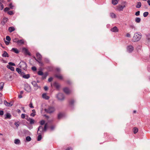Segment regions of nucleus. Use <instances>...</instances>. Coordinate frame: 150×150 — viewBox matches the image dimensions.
Returning a JSON list of instances; mask_svg holds the SVG:
<instances>
[{
    "label": "nucleus",
    "instance_id": "f257e3e1",
    "mask_svg": "<svg viewBox=\"0 0 150 150\" xmlns=\"http://www.w3.org/2000/svg\"><path fill=\"white\" fill-rule=\"evenodd\" d=\"M142 35L141 34H139L138 33H135L132 39V41L133 42H136L139 41L141 39Z\"/></svg>",
    "mask_w": 150,
    "mask_h": 150
},
{
    "label": "nucleus",
    "instance_id": "f03ea898",
    "mask_svg": "<svg viewBox=\"0 0 150 150\" xmlns=\"http://www.w3.org/2000/svg\"><path fill=\"white\" fill-rule=\"evenodd\" d=\"M47 127L48 124L47 123L45 124L44 128L42 126H39L37 132L38 134H41L44 131H46Z\"/></svg>",
    "mask_w": 150,
    "mask_h": 150
},
{
    "label": "nucleus",
    "instance_id": "7ed1b4c3",
    "mask_svg": "<svg viewBox=\"0 0 150 150\" xmlns=\"http://www.w3.org/2000/svg\"><path fill=\"white\" fill-rule=\"evenodd\" d=\"M55 108L53 106H50L47 109H45V111L47 113H51L55 111Z\"/></svg>",
    "mask_w": 150,
    "mask_h": 150
},
{
    "label": "nucleus",
    "instance_id": "20e7f679",
    "mask_svg": "<svg viewBox=\"0 0 150 150\" xmlns=\"http://www.w3.org/2000/svg\"><path fill=\"white\" fill-rule=\"evenodd\" d=\"M19 67L23 70H25L27 68V64L25 62L22 61L19 64Z\"/></svg>",
    "mask_w": 150,
    "mask_h": 150
},
{
    "label": "nucleus",
    "instance_id": "39448f33",
    "mask_svg": "<svg viewBox=\"0 0 150 150\" xmlns=\"http://www.w3.org/2000/svg\"><path fill=\"white\" fill-rule=\"evenodd\" d=\"M57 98L58 99L61 101H62L64 99V95L62 93H59L57 96Z\"/></svg>",
    "mask_w": 150,
    "mask_h": 150
},
{
    "label": "nucleus",
    "instance_id": "423d86ee",
    "mask_svg": "<svg viewBox=\"0 0 150 150\" xmlns=\"http://www.w3.org/2000/svg\"><path fill=\"white\" fill-rule=\"evenodd\" d=\"M127 50L128 52H131L133 50L134 47L131 45H129L127 47Z\"/></svg>",
    "mask_w": 150,
    "mask_h": 150
},
{
    "label": "nucleus",
    "instance_id": "0eeeda50",
    "mask_svg": "<svg viewBox=\"0 0 150 150\" xmlns=\"http://www.w3.org/2000/svg\"><path fill=\"white\" fill-rule=\"evenodd\" d=\"M26 119L28 122H30V124H33L35 122L34 120L30 117H29L28 116L27 117V118H26Z\"/></svg>",
    "mask_w": 150,
    "mask_h": 150
},
{
    "label": "nucleus",
    "instance_id": "6e6552de",
    "mask_svg": "<svg viewBox=\"0 0 150 150\" xmlns=\"http://www.w3.org/2000/svg\"><path fill=\"white\" fill-rule=\"evenodd\" d=\"M125 7V6L119 5L117 6V10L119 11H122L123 10V9Z\"/></svg>",
    "mask_w": 150,
    "mask_h": 150
},
{
    "label": "nucleus",
    "instance_id": "1a4fd4ad",
    "mask_svg": "<svg viewBox=\"0 0 150 150\" xmlns=\"http://www.w3.org/2000/svg\"><path fill=\"white\" fill-rule=\"evenodd\" d=\"M4 104L7 106L11 107V106L13 105V103L12 102H11L9 103L6 100H4Z\"/></svg>",
    "mask_w": 150,
    "mask_h": 150
},
{
    "label": "nucleus",
    "instance_id": "9d476101",
    "mask_svg": "<svg viewBox=\"0 0 150 150\" xmlns=\"http://www.w3.org/2000/svg\"><path fill=\"white\" fill-rule=\"evenodd\" d=\"M25 90L27 92H30L31 91V89L30 87L28 85L26 86L25 88Z\"/></svg>",
    "mask_w": 150,
    "mask_h": 150
},
{
    "label": "nucleus",
    "instance_id": "9b49d317",
    "mask_svg": "<svg viewBox=\"0 0 150 150\" xmlns=\"http://www.w3.org/2000/svg\"><path fill=\"white\" fill-rule=\"evenodd\" d=\"M32 85L33 86L34 88L35 89H37L38 88V85L37 84L35 81H33L32 82Z\"/></svg>",
    "mask_w": 150,
    "mask_h": 150
},
{
    "label": "nucleus",
    "instance_id": "f8f14e48",
    "mask_svg": "<svg viewBox=\"0 0 150 150\" xmlns=\"http://www.w3.org/2000/svg\"><path fill=\"white\" fill-rule=\"evenodd\" d=\"M42 97L46 100H48L50 98V97L46 93H44L42 94Z\"/></svg>",
    "mask_w": 150,
    "mask_h": 150
},
{
    "label": "nucleus",
    "instance_id": "ddd939ff",
    "mask_svg": "<svg viewBox=\"0 0 150 150\" xmlns=\"http://www.w3.org/2000/svg\"><path fill=\"white\" fill-rule=\"evenodd\" d=\"M118 28L116 26H115L111 29V31L114 32H118Z\"/></svg>",
    "mask_w": 150,
    "mask_h": 150
},
{
    "label": "nucleus",
    "instance_id": "4468645a",
    "mask_svg": "<svg viewBox=\"0 0 150 150\" xmlns=\"http://www.w3.org/2000/svg\"><path fill=\"white\" fill-rule=\"evenodd\" d=\"M64 92L67 94H69L71 92V91L67 88H65L63 89Z\"/></svg>",
    "mask_w": 150,
    "mask_h": 150
},
{
    "label": "nucleus",
    "instance_id": "2eb2a0df",
    "mask_svg": "<svg viewBox=\"0 0 150 150\" xmlns=\"http://www.w3.org/2000/svg\"><path fill=\"white\" fill-rule=\"evenodd\" d=\"M8 19L7 18H4L3 21H2L1 23L3 25H4L7 21Z\"/></svg>",
    "mask_w": 150,
    "mask_h": 150
},
{
    "label": "nucleus",
    "instance_id": "dca6fc26",
    "mask_svg": "<svg viewBox=\"0 0 150 150\" xmlns=\"http://www.w3.org/2000/svg\"><path fill=\"white\" fill-rule=\"evenodd\" d=\"M36 56L38 60H41L42 58V56L38 53H37L36 54Z\"/></svg>",
    "mask_w": 150,
    "mask_h": 150
},
{
    "label": "nucleus",
    "instance_id": "f3484780",
    "mask_svg": "<svg viewBox=\"0 0 150 150\" xmlns=\"http://www.w3.org/2000/svg\"><path fill=\"white\" fill-rule=\"evenodd\" d=\"M53 86H55L57 89H59L60 87V85L58 83L56 82H55L53 84Z\"/></svg>",
    "mask_w": 150,
    "mask_h": 150
},
{
    "label": "nucleus",
    "instance_id": "a211bd4d",
    "mask_svg": "<svg viewBox=\"0 0 150 150\" xmlns=\"http://www.w3.org/2000/svg\"><path fill=\"white\" fill-rule=\"evenodd\" d=\"M14 143L16 144H20V141L18 139H16L14 141Z\"/></svg>",
    "mask_w": 150,
    "mask_h": 150
},
{
    "label": "nucleus",
    "instance_id": "6ab92c4d",
    "mask_svg": "<svg viewBox=\"0 0 150 150\" xmlns=\"http://www.w3.org/2000/svg\"><path fill=\"white\" fill-rule=\"evenodd\" d=\"M15 30V28L13 26L9 27L8 28V30L10 33L14 31Z\"/></svg>",
    "mask_w": 150,
    "mask_h": 150
},
{
    "label": "nucleus",
    "instance_id": "aec40b11",
    "mask_svg": "<svg viewBox=\"0 0 150 150\" xmlns=\"http://www.w3.org/2000/svg\"><path fill=\"white\" fill-rule=\"evenodd\" d=\"M55 76L59 79H63L62 76L61 74H57L55 75Z\"/></svg>",
    "mask_w": 150,
    "mask_h": 150
},
{
    "label": "nucleus",
    "instance_id": "412c9836",
    "mask_svg": "<svg viewBox=\"0 0 150 150\" xmlns=\"http://www.w3.org/2000/svg\"><path fill=\"white\" fill-rule=\"evenodd\" d=\"M146 39L148 42L150 43V33L146 35Z\"/></svg>",
    "mask_w": 150,
    "mask_h": 150
},
{
    "label": "nucleus",
    "instance_id": "4be33fe9",
    "mask_svg": "<svg viewBox=\"0 0 150 150\" xmlns=\"http://www.w3.org/2000/svg\"><path fill=\"white\" fill-rule=\"evenodd\" d=\"M2 56L4 57H8V55L6 52L4 51L2 54Z\"/></svg>",
    "mask_w": 150,
    "mask_h": 150
},
{
    "label": "nucleus",
    "instance_id": "5701e85b",
    "mask_svg": "<svg viewBox=\"0 0 150 150\" xmlns=\"http://www.w3.org/2000/svg\"><path fill=\"white\" fill-rule=\"evenodd\" d=\"M5 116H6L5 117V119H10L11 116V115L9 113H7L6 115H5Z\"/></svg>",
    "mask_w": 150,
    "mask_h": 150
},
{
    "label": "nucleus",
    "instance_id": "b1692460",
    "mask_svg": "<svg viewBox=\"0 0 150 150\" xmlns=\"http://www.w3.org/2000/svg\"><path fill=\"white\" fill-rule=\"evenodd\" d=\"M119 1V0H112V4L114 5H116L118 3Z\"/></svg>",
    "mask_w": 150,
    "mask_h": 150
},
{
    "label": "nucleus",
    "instance_id": "393cba45",
    "mask_svg": "<svg viewBox=\"0 0 150 150\" xmlns=\"http://www.w3.org/2000/svg\"><path fill=\"white\" fill-rule=\"evenodd\" d=\"M11 51H13L14 52L17 54L19 53V51L18 50L15 48H12Z\"/></svg>",
    "mask_w": 150,
    "mask_h": 150
},
{
    "label": "nucleus",
    "instance_id": "a878e982",
    "mask_svg": "<svg viewBox=\"0 0 150 150\" xmlns=\"http://www.w3.org/2000/svg\"><path fill=\"white\" fill-rule=\"evenodd\" d=\"M30 77L29 74H25L23 76V77L25 79H28Z\"/></svg>",
    "mask_w": 150,
    "mask_h": 150
},
{
    "label": "nucleus",
    "instance_id": "bb28decb",
    "mask_svg": "<svg viewBox=\"0 0 150 150\" xmlns=\"http://www.w3.org/2000/svg\"><path fill=\"white\" fill-rule=\"evenodd\" d=\"M24 43V40H18V41L17 43L18 45H21L23 44Z\"/></svg>",
    "mask_w": 150,
    "mask_h": 150
},
{
    "label": "nucleus",
    "instance_id": "cd10ccee",
    "mask_svg": "<svg viewBox=\"0 0 150 150\" xmlns=\"http://www.w3.org/2000/svg\"><path fill=\"white\" fill-rule=\"evenodd\" d=\"M7 67L8 68L10 69L12 71H13L14 70V68L13 67H11L10 65H7Z\"/></svg>",
    "mask_w": 150,
    "mask_h": 150
},
{
    "label": "nucleus",
    "instance_id": "c85d7f7f",
    "mask_svg": "<svg viewBox=\"0 0 150 150\" xmlns=\"http://www.w3.org/2000/svg\"><path fill=\"white\" fill-rule=\"evenodd\" d=\"M35 60L40 64V66H42L43 65V63L42 62H41V60H38L35 57Z\"/></svg>",
    "mask_w": 150,
    "mask_h": 150
},
{
    "label": "nucleus",
    "instance_id": "c756f323",
    "mask_svg": "<svg viewBox=\"0 0 150 150\" xmlns=\"http://www.w3.org/2000/svg\"><path fill=\"white\" fill-rule=\"evenodd\" d=\"M135 21L137 23H139L141 21V19L140 18L137 17L135 18Z\"/></svg>",
    "mask_w": 150,
    "mask_h": 150
},
{
    "label": "nucleus",
    "instance_id": "7c9ffc66",
    "mask_svg": "<svg viewBox=\"0 0 150 150\" xmlns=\"http://www.w3.org/2000/svg\"><path fill=\"white\" fill-rule=\"evenodd\" d=\"M4 85V83L2 82H1L0 83V90H2L3 88Z\"/></svg>",
    "mask_w": 150,
    "mask_h": 150
},
{
    "label": "nucleus",
    "instance_id": "2f4dec72",
    "mask_svg": "<svg viewBox=\"0 0 150 150\" xmlns=\"http://www.w3.org/2000/svg\"><path fill=\"white\" fill-rule=\"evenodd\" d=\"M141 4L140 2H138L137 3V4L136 6L137 8H139L141 7Z\"/></svg>",
    "mask_w": 150,
    "mask_h": 150
},
{
    "label": "nucleus",
    "instance_id": "473e14b6",
    "mask_svg": "<svg viewBox=\"0 0 150 150\" xmlns=\"http://www.w3.org/2000/svg\"><path fill=\"white\" fill-rule=\"evenodd\" d=\"M133 132L134 134H136L138 131V129L136 127H134L133 128Z\"/></svg>",
    "mask_w": 150,
    "mask_h": 150
},
{
    "label": "nucleus",
    "instance_id": "72a5a7b5",
    "mask_svg": "<svg viewBox=\"0 0 150 150\" xmlns=\"http://www.w3.org/2000/svg\"><path fill=\"white\" fill-rule=\"evenodd\" d=\"M110 16L112 18H116V15L113 13H111L110 14Z\"/></svg>",
    "mask_w": 150,
    "mask_h": 150
},
{
    "label": "nucleus",
    "instance_id": "f704fd0d",
    "mask_svg": "<svg viewBox=\"0 0 150 150\" xmlns=\"http://www.w3.org/2000/svg\"><path fill=\"white\" fill-rule=\"evenodd\" d=\"M26 140L27 141L29 142L31 140V139L30 136H27L26 137Z\"/></svg>",
    "mask_w": 150,
    "mask_h": 150
},
{
    "label": "nucleus",
    "instance_id": "c9c22d12",
    "mask_svg": "<svg viewBox=\"0 0 150 150\" xmlns=\"http://www.w3.org/2000/svg\"><path fill=\"white\" fill-rule=\"evenodd\" d=\"M39 135L38 137L37 140L38 141H40L42 139V137L41 134H38Z\"/></svg>",
    "mask_w": 150,
    "mask_h": 150
},
{
    "label": "nucleus",
    "instance_id": "e433bc0d",
    "mask_svg": "<svg viewBox=\"0 0 150 150\" xmlns=\"http://www.w3.org/2000/svg\"><path fill=\"white\" fill-rule=\"evenodd\" d=\"M16 70L19 74H21V70L18 68H16Z\"/></svg>",
    "mask_w": 150,
    "mask_h": 150
},
{
    "label": "nucleus",
    "instance_id": "4c0bfd02",
    "mask_svg": "<svg viewBox=\"0 0 150 150\" xmlns=\"http://www.w3.org/2000/svg\"><path fill=\"white\" fill-rule=\"evenodd\" d=\"M63 116V114L62 113H59L58 116V118L60 119L62 118V117Z\"/></svg>",
    "mask_w": 150,
    "mask_h": 150
},
{
    "label": "nucleus",
    "instance_id": "58836bf2",
    "mask_svg": "<svg viewBox=\"0 0 150 150\" xmlns=\"http://www.w3.org/2000/svg\"><path fill=\"white\" fill-rule=\"evenodd\" d=\"M148 14L149 13L148 12H145L143 13V16L144 17H146L147 16Z\"/></svg>",
    "mask_w": 150,
    "mask_h": 150
},
{
    "label": "nucleus",
    "instance_id": "ea45409f",
    "mask_svg": "<svg viewBox=\"0 0 150 150\" xmlns=\"http://www.w3.org/2000/svg\"><path fill=\"white\" fill-rule=\"evenodd\" d=\"M38 74L39 75L42 76L43 75V72L41 71H39L38 72Z\"/></svg>",
    "mask_w": 150,
    "mask_h": 150
},
{
    "label": "nucleus",
    "instance_id": "a19ab883",
    "mask_svg": "<svg viewBox=\"0 0 150 150\" xmlns=\"http://www.w3.org/2000/svg\"><path fill=\"white\" fill-rule=\"evenodd\" d=\"M6 39L7 41H9L11 40V38L9 36H7L6 37Z\"/></svg>",
    "mask_w": 150,
    "mask_h": 150
},
{
    "label": "nucleus",
    "instance_id": "79ce46f5",
    "mask_svg": "<svg viewBox=\"0 0 150 150\" xmlns=\"http://www.w3.org/2000/svg\"><path fill=\"white\" fill-rule=\"evenodd\" d=\"M40 124L41 125H43L45 124V121L44 120H41L40 122Z\"/></svg>",
    "mask_w": 150,
    "mask_h": 150
},
{
    "label": "nucleus",
    "instance_id": "37998d69",
    "mask_svg": "<svg viewBox=\"0 0 150 150\" xmlns=\"http://www.w3.org/2000/svg\"><path fill=\"white\" fill-rule=\"evenodd\" d=\"M74 103V100H71L70 101L69 103L70 105H72Z\"/></svg>",
    "mask_w": 150,
    "mask_h": 150
},
{
    "label": "nucleus",
    "instance_id": "c03bdc74",
    "mask_svg": "<svg viewBox=\"0 0 150 150\" xmlns=\"http://www.w3.org/2000/svg\"><path fill=\"white\" fill-rule=\"evenodd\" d=\"M9 64L10 66H15V64L14 63H13L11 62H9L8 63Z\"/></svg>",
    "mask_w": 150,
    "mask_h": 150
},
{
    "label": "nucleus",
    "instance_id": "a18cd8bd",
    "mask_svg": "<svg viewBox=\"0 0 150 150\" xmlns=\"http://www.w3.org/2000/svg\"><path fill=\"white\" fill-rule=\"evenodd\" d=\"M8 13L10 15H12L14 13L13 12V11H8Z\"/></svg>",
    "mask_w": 150,
    "mask_h": 150
},
{
    "label": "nucleus",
    "instance_id": "49530a36",
    "mask_svg": "<svg viewBox=\"0 0 150 150\" xmlns=\"http://www.w3.org/2000/svg\"><path fill=\"white\" fill-rule=\"evenodd\" d=\"M9 8L8 7H6L4 9V11L6 12L8 11L9 10Z\"/></svg>",
    "mask_w": 150,
    "mask_h": 150
},
{
    "label": "nucleus",
    "instance_id": "de8ad7c7",
    "mask_svg": "<svg viewBox=\"0 0 150 150\" xmlns=\"http://www.w3.org/2000/svg\"><path fill=\"white\" fill-rule=\"evenodd\" d=\"M13 41L14 42L17 43L18 40L17 38H15L13 40Z\"/></svg>",
    "mask_w": 150,
    "mask_h": 150
},
{
    "label": "nucleus",
    "instance_id": "09e8293b",
    "mask_svg": "<svg viewBox=\"0 0 150 150\" xmlns=\"http://www.w3.org/2000/svg\"><path fill=\"white\" fill-rule=\"evenodd\" d=\"M140 14V11H138L137 12L135 13V15L136 16H138Z\"/></svg>",
    "mask_w": 150,
    "mask_h": 150
},
{
    "label": "nucleus",
    "instance_id": "8fccbe9b",
    "mask_svg": "<svg viewBox=\"0 0 150 150\" xmlns=\"http://www.w3.org/2000/svg\"><path fill=\"white\" fill-rule=\"evenodd\" d=\"M9 6L11 9H13V6L12 5V4L11 3L9 5Z\"/></svg>",
    "mask_w": 150,
    "mask_h": 150
},
{
    "label": "nucleus",
    "instance_id": "3c124183",
    "mask_svg": "<svg viewBox=\"0 0 150 150\" xmlns=\"http://www.w3.org/2000/svg\"><path fill=\"white\" fill-rule=\"evenodd\" d=\"M126 36L127 37L130 38L131 37V35L129 33H127V34L126 35Z\"/></svg>",
    "mask_w": 150,
    "mask_h": 150
},
{
    "label": "nucleus",
    "instance_id": "603ef678",
    "mask_svg": "<svg viewBox=\"0 0 150 150\" xmlns=\"http://www.w3.org/2000/svg\"><path fill=\"white\" fill-rule=\"evenodd\" d=\"M32 69L33 71H35L36 70V68L35 67H32Z\"/></svg>",
    "mask_w": 150,
    "mask_h": 150
},
{
    "label": "nucleus",
    "instance_id": "864d4df0",
    "mask_svg": "<svg viewBox=\"0 0 150 150\" xmlns=\"http://www.w3.org/2000/svg\"><path fill=\"white\" fill-rule=\"evenodd\" d=\"M14 124L17 127H18L19 125V124H18L17 122H15L14 123Z\"/></svg>",
    "mask_w": 150,
    "mask_h": 150
},
{
    "label": "nucleus",
    "instance_id": "5fc2aeb1",
    "mask_svg": "<svg viewBox=\"0 0 150 150\" xmlns=\"http://www.w3.org/2000/svg\"><path fill=\"white\" fill-rule=\"evenodd\" d=\"M25 114H22L21 115V117L23 118H25Z\"/></svg>",
    "mask_w": 150,
    "mask_h": 150
},
{
    "label": "nucleus",
    "instance_id": "6e6d98bb",
    "mask_svg": "<svg viewBox=\"0 0 150 150\" xmlns=\"http://www.w3.org/2000/svg\"><path fill=\"white\" fill-rule=\"evenodd\" d=\"M35 112H32L30 114L31 116L33 117L35 116Z\"/></svg>",
    "mask_w": 150,
    "mask_h": 150
},
{
    "label": "nucleus",
    "instance_id": "4d7b16f0",
    "mask_svg": "<svg viewBox=\"0 0 150 150\" xmlns=\"http://www.w3.org/2000/svg\"><path fill=\"white\" fill-rule=\"evenodd\" d=\"M52 79H53V78L52 77H51L50 78L48 79V81L49 82H50L52 81Z\"/></svg>",
    "mask_w": 150,
    "mask_h": 150
},
{
    "label": "nucleus",
    "instance_id": "13d9d810",
    "mask_svg": "<svg viewBox=\"0 0 150 150\" xmlns=\"http://www.w3.org/2000/svg\"><path fill=\"white\" fill-rule=\"evenodd\" d=\"M4 114V112L2 110L0 111V115H2Z\"/></svg>",
    "mask_w": 150,
    "mask_h": 150
},
{
    "label": "nucleus",
    "instance_id": "bf43d9fd",
    "mask_svg": "<svg viewBox=\"0 0 150 150\" xmlns=\"http://www.w3.org/2000/svg\"><path fill=\"white\" fill-rule=\"evenodd\" d=\"M65 150H72V149L71 147H69L66 149Z\"/></svg>",
    "mask_w": 150,
    "mask_h": 150
},
{
    "label": "nucleus",
    "instance_id": "052dcab7",
    "mask_svg": "<svg viewBox=\"0 0 150 150\" xmlns=\"http://www.w3.org/2000/svg\"><path fill=\"white\" fill-rule=\"evenodd\" d=\"M5 44L6 45H9V41H5Z\"/></svg>",
    "mask_w": 150,
    "mask_h": 150
},
{
    "label": "nucleus",
    "instance_id": "680f3d73",
    "mask_svg": "<svg viewBox=\"0 0 150 150\" xmlns=\"http://www.w3.org/2000/svg\"><path fill=\"white\" fill-rule=\"evenodd\" d=\"M29 106L30 108H33V104L32 103H30L29 104Z\"/></svg>",
    "mask_w": 150,
    "mask_h": 150
},
{
    "label": "nucleus",
    "instance_id": "e2e57ef3",
    "mask_svg": "<svg viewBox=\"0 0 150 150\" xmlns=\"http://www.w3.org/2000/svg\"><path fill=\"white\" fill-rule=\"evenodd\" d=\"M44 89L45 91H47L48 90V87L47 86H45L44 87Z\"/></svg>",
    "mask_w": 150,
    "mask_h": 150
},
{
    "label": "nucleus",
    "instance_id": "0e129e2a",
    "mask_svg": "<svg viewBox=\"0 0 150 150\" xmlns=\"http://www.w3.org/2000/svg\"><path fill=\"white\" fill-rule=\"evenodd\" d=\"M56 70L57 71H60V68H57L56 69Z\"/></svg>",
    "mask_w": 150,
    "mask_h": 150
},
{
    "label": "nucleus",
    "instance_id": "69168bd1",
    "mask_svg": "<svg viewBox=\"0 0 150 150\" xmlns=\"http://www.w3.org/2000/svg\"><path fill=\"white\" fill-rule=\"evenodd\" d=\"M147 2L148 4L150 6V0H148L147 1Z\"/></svg>",
    "mask_w": 150,
    "mask_h": 150
},
{
    "label": "nucleus",
    "instance_id": "338daca9",
    "mask_svg": "<svg viewBox=\"0 0 150 150\" xmlns=\"http://www.w3.org/2000/svg\"><path fill=\"white\" fill-rule=\"evenodd\" d=\"M17 111V112L18 113H20L21 112L20 110L19 109H18Z\"/></svg>",
    "mask_w": 150,
    "mask_h": 150
},
{
    "label": "nucleus",
    "instance_id": "774afa93",
    "mask_svg": "<svg viewBox=\"0 0 150 150\" xmlns=\"http://www.w3.org/2000/svg\"><path fill=\"white\" fill-rule=\"evenodd\" d=\"M50 128L52 130H53L54 129V127L53 126H52Z\"/></svg>",
    "mask_w": 150,
    "mask_h": 150
}]
</instances>
